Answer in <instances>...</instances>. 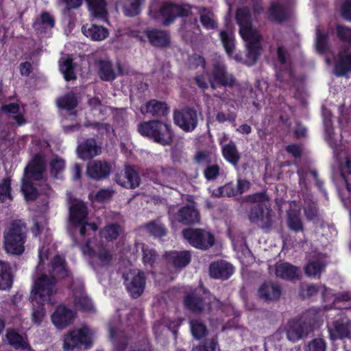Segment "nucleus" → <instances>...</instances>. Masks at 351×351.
Wrapping results in <instances>:
<instances>
[{"instance_id": "obj_7", "label": "nucleus", "mask_w": 351, "mask_h": 351, "mask_svg": "<svg viewBox=\"0 0 351 351\" xmlns=\"http://www.w3.org/2000/svg\"><path fill=\"white\" fill-rule=\"evenodd\" d=\"M93 344L89 330L84 327L77 330L69 331L64 338L63 348L65 351L73 350L75 348L84 346L89 349Z\"/></svg>"}, {"instance_id": "obj_20", "label": "nucleus", "mask_w": 351, "mask_h": 351, "mask_svg": "<svg viewBox=\"0 0 351 351\" xmlns=\"http://www.w3.org/2000/svg\"><path fill=\"white\" fill-rule=\"evenodd\" d=\"M88 215V208L82 201L74 202L69 208V221L73 228H77L80 223L86 221Z\"/></svg>"}, {"instance_id": "obj_16", "label": "nucleus", "mask_w": 351, "mask_h": 351, "mask_svg": "<svg viewBox=\"0 0 351 351\" xmlns=\"http://www.w3.org/2000/svg\"><path fill=\"white\" fill-rule=\"evenodd\" d=\"M248 218L252 223L258 224L262 229H269L272 226L270 213H265V208L261 204L251 207L248 213Z\"/></svg>"}, {"instance_id": "obj_61", "label": "nucleus", "mask_w": 351, "mask_h": 351, "mask_svg": "<svg viewBox=\"0 0 351 351\" xmlns=\"http://www.w3.org/2000/svg\"><path fill=\"white\" fill-rule=\"evenodd\" d=\"M180 27L182 29H186V30L197 29V34H201L202 32L200 26L198 24L197 19L196 17L190 19L188 21L182 18Z\"/></svg>"}, {"instance_id": "obj_31", "label": "nucleus", "mask_w": 351, "mask_h": 351, "mask_svg": "<svg viewBox=\"0 0 351 351\" xmlns=\"http://www.w3.org/2000/svg\"><path fill=\"white\" fill-rule=\"evenodd\" d=\"M287 226L295 233L303 232L304 224L301 217V213L297 209H291L287 212Z\"/></svg>"}, {"instance_id": "obj_27", "label": "nucleus", "mask_w": 351, "mask_h": 351, "mask_svg": "<svg viewBox=\"0 0 351 351\" xmlns=\"http://www.w3.org/2000/svg\"><path fill=\"white\" fill-rule=\"evenodd\" d=\"M77 152L80 158L88 160L99 155L100 147L94 138H88L77 146Z\"/></svg>"}, {"instance_id": "obj_60", "label": "nucleus", "mask_w": 351, "mask_h": 351, "mask_svg": "<svg viewBox=\"0 0 351 351\" xmlns=\"http://www.w3.org/2000/svg\"><path fill=\"white\" fill-rule=\"evenodd\" d=\"M143 176L154 184H159V172L158 171V166L154 167L147 168L143 172Z\"/></svg>"}, {"instance_id": "obj_41", "label": "nucleus", "mask_w": 351, "mask_h": 351, "mask_svg": "<svg viewBox=\"0 0 351 351\" xmlns=\"http://www.w3.org/2000/svg\"><path fill=\"white\" fill-rule=\"evenodd\" d=\"M121 232V227L117 223L106 224L100 230V236L108 241L116 240Z\"/></svg>"}, {"instance_id": "obj_26", "label": "nucleus", "mask_w": 351, "mask_h": 351, "mask_svg": "<svg viewBox=\"0 0 351 351\" xmlns=\"http://www.w3.org/2000/svg\"><path fill=\"white\" fill-rule=\"evenodd\" d=\"M286 333L289 341L296 342L306 336V324L300 319H291L287 323Z\"/></svg>"}, {"instance_id": "obj_25", "label": "nucleus", "mask_w": 351, "mask_h": 351, "mask_svg": "<svg viewBox=\"0 0 351 351\" xmlns=\"http://www.w3.org/2000/svg\"><path fill=\"white\" fill-rule=\"evenodd\" d=\"M267 19L273 23L281 24L289 19L287 7L278 2H271L267 11Z\"/></svg>"}, {"instance_id": "obj_32", "label": "nucleus", "mask_w": 351, "mask_h": 351, "mask_svg": "<svg viewBox=\"0 0 351 351\" xmlns=\"http://www.w3.org/2000/svg\"><path fill=\"white\" fill-rule=\"evenodd\" d=\"M350 72L351 51L340 55L334 66V73L337 77H345Z\"/></svg>"}, {"instance_id": "obj_40", "label": "nucleus", "mask_w": 351, "mask_h": 351, "mask_svg": "<svg viewBox=\"0 0 351 351\" xmlns=\"http://www.w3.org/2000/svg\"><path fill=\"white\" fill-rule=\"evenodd\" d=\"M6 338L8 343L16 350H27L29 348L28 342L24 339L21 335L14 330H10L7 332Z\"/></svg>"}, {"instance_id": "obj_52", "label": "nucleus", "mask_w": 351, "mask_h": 351, "mask_svg": "<svg viewBox=\"0 0 351 351\" xmlns=\"http://www.w3.org/2000/svg\"><path fill=\"white\" fill-rule=\"evenodd\" d=\"M11 191V180L10 178H5L0 183V204L5 202L6 199H13Z\"/></svg>"}, {"instance_id": "obj_24", "label": "nucleus", "mask_w": 351, "mask_h": 351, "mask_svg": "<svg viewBox=\"0 0 351 351\" xmlns=\"http://www.w3.org/2000/svg\"><path fill=\"white\" fill-rule=\"evenodd\" d=\"M116 182L120 186L127 189H134L139 186L141 178L138 173L132 166H126L124 169V175L117 176Z\"/></svg>"}, {"instance_id": "obj_8", "label": "nucleus", "mask_w": 351, "mask_h": 351, "mask_svg": "<svg viewBox=\"0 0 351 351\" xmlns=\"http://www.w3.org/2000/svg\"><path fill=\"white\" fill-rule=\"evenodd\" d=\"M173 117L174 123L184 132H191L197 127V113L192 107L186 106L175 110Z\"/></svg>"}, {"instance_id": "obj_46", "label": "nucleus", "mask_w": 351, "mask_h": 351, "mask_svg": "<svg viewBox=\"0 0 351 351\" xmlns=\"http://www.w3.org/2000/svg\"><path fill=\"white\" fill-rule=\"evenodd\" d=\"M65 169V161L60 158H53L49 163V173L55 179H62V173Z\"/></svg>"}, {"instance_id": "obj_19", "label": "nucleus", "mask_w": 351, "mask_h": 351, "mask_svg": "<svg viewBox=\"0 0 351 351\" xmlns=\"http://www.w3.org/2000/svg\"><path fill=\"white\" fill-rule=\"evenodd\" d=\"M112 167L108 162L97 160L87 165L86 173L92 179L102 180L109 176Z\"/></svg>"}, {"instance_id": "obj_28", "label": "nucleus", "mask_w": 351, "mask_h": 351, "mask_svg": "<svg viewBox=\"0 0 351 351\" xmlns=\"http://www.w3.org/2000/svg\"><path fill=\"white\" fill-rule=\"evenodd\" d=\"M243 39L247 43L246 57L249 64H254L261 55V46L259 43V36L256 33L254 34L252 38L250 39H247L246 38Z\"/></svg>"}, {"instance_id": "obj_59", "label": "nucleus", "mask_w": 351, "mask_h": 351, "mask_svg": "<svg viewBox=\"0 0 351 351\" xmlns=\"http://www.w3.org/2000/svg\"><path fill=\"white\" fill-rule=\"evenodd\" d=\"M220 173V167L218 165H208L204 171V176L207 180H215Z\"/></svg>"}, {"instance_id": "obj_3", "label": "nucleus", "mask_w": 351, "mask_h": 351, "mask_svg": "<svg viewBox=\"0 0 351 351\" xmlns=\"http://www.w3.org/2000/svg\"><path fill=\"white\" fill-rule=\"evenodd\" d=\"M27 228L21 220H14L3 232V247L10 254L21 255L25 252Z\"/></svg>"}, {"instance_id": "obj_22", "label": "nucleus", "mask_w": 351, "mask_h": 351, "mask_svg": "<svg viewBox=\"0 0 351 351\" xmlns=\"http://www.w3.org/2000/svg\"><path fill=\"white\" fill-rule=\"evenodd\" d=\"M149 43L158 48H166L170 45L171 38L169 34L165 30L156 28H147L145 30Z\"/></svg>"}, {"instance_id": "obj_50", "label": "nucleus", "mask_w": 351, "mask_h": 351, "mask_svg": "<svg viewBox=\"0 0 351 351\" xmlns=\"http://www.w3.org/2000/svg\"><path fill=\"white\" fill-rule=\"evenodd\" d=\"M335 34L342 43L347 44L350 47H351V27L337 24Z\"/></svg>"}, {"instance_id": "obj_15", "label": "nucleus", "mask_w": 351, "mask_h": 351, "mask_svg": "<svg viewBox=\"0 0 351 351\" xmlns=\"http://www.w3.org/2000/svg\"><path fill=\"white\" fill-rule=\"evenodd\" d=\"M75 316V312L63 304L58 305L51 315V322L56 328L64 329L71 324Z\"/></svg>"}, {"instance_id": "obj_57", "label": "nucleus", "mask_w": 351, "mask_h": 351, "mask_svg": "<svg viewBox=\"0 0 351 351\" xmlns=\"http://www.w3.org/2000/svg\"><path fill=\"white\" fill-rule=\"evenodd\" d=\"M324 265L318 261H311L305 267V274L308 276L314 277L319 275L324 269Z\"/></svg>"}, {"instance_id": "obj_30", "label": "nucleus", "mask_w": 351, "mask_h": 351, "mask_svg": "<svg viewBox=\"0 0 351 351\" xmlns=\"http://www.w3.org/2000/svg\"><path fill=\"white\" fill-rule=\"evenodd\" d=\"M275 274L277 277L287 280L299 279V271L297 267L289 263H277L275 267Z\"/></svg>"}, {"instance_id": "obj_64", "label": "nucleus", "mask_w": 351, "mask_h": 351, "mask_svg": "<svg viewBox=\"0 0 351 351\" xmlns=\"http://www.w3.org/2000/svg\"><path fill=\"white\" fill-rule=\"evenodd\" d=\"M342 18L351 22V0H345L340 9Z\"/></svg>"}, {"instance_id": "obj_2", "label": "nucleus", "mask_w": 351, "mask_h": 351, "mask_svg": "<svg viewBox=\"0 0 351 351\" xmlns=\"http://www.w3.org/2000/svg\"><path fill=\"white\" fill-rule=\"evenodd\" d=\"M139 134L162 146L171 145L175 134L170 124L160 120H150L141 122L138 125Z\"/></svg>"}, {"instance_id": "obj_9", "label": "nucleus", "mask_w": 351, "mask_h": 351, "mask_svg": "<svg viewBox=\"0 0 351 351\" xmlns=\"http://www.w3.org/2000/svg\"><path fill=\"white\" fill-rule=\"evenodd\" d=\"M124 284L130 295L136 299L141 296L145 291L146 277L145 273L139 269H133L125 277Z\"/></svg>"}, {"instance_id": "obj_29", "label": "nucleus", "mask_w": 351, "mask_h": 351, "mask_svg": "<svg viewBox=\"0 0 351 351\" xmlns=\"http://www.w3.org/2000/svg\"><path fill=\"white\" fill-rule=\"evenodd\" d=\"M82 32L86 37L95 41L104 40L109 35L107 28L95 24L84 25L82 27Z\"/></svg>"}, {"instance_id": "obj_33", "label": "nucleus", "mask_w": 351, "mask_h": 351, "mask_svg": "<svg viewBox=\"0 0 351 351\" xmlns=\"http://www.w3.org/2000/svg\"><path fill=\"white\" fill-rule=\"evenodd\" d=\"M98 75L102 81L112 82L117 77L112 64L108 60H99L97 63Z\"/></svg>"}, {"instance_id": "obj_63", "label": "nucleus", "mask_w": 351, "mask_h": 351, "mask_svg": "<svg viewBox=\"0 0 351 351\" xmlns=\"http://www.w3.org/2000/svg\"><path fill=\"white\" fill-rule=\"evenodd\" d=\"M217 340L211 339L206 340L202 345L196 347V351H216Z\"/></svg>"}, {"instance_id": "obj_62", "label": "nucleus", "mask_w": 351, "mask_h": 351, "mask_svg": "<svg viewBox=\"0 0 351 351\" xmlns=\"http://www.w3.org/2000/svg\"><path fill=\"white\" fill-rule=\"evenodd\" d=\"M269 200V197L265 191L255 193L245 197V201L252 203H263Z\"/></svg>"}, {"instance_id": "obj_23", "label": "nucleus", "mask_w": 351, "mask_h": 351, "mask_svg": "<svg viewBox=\"0 0 351 351\" xmlns=\"http://www.w3.org/2000/svg\"><path fill=\"white\" fill-rule=\"evenodd\" d=\"M141 112L143 114H149L156 117H165L169 113V107L165 101L152 99L141 107Z\"/></svg>"}, {"instance_id": "obj_18", "label": "nucleus", "mask_w": 351, "mask_h": 351, "mask_svg": "<svg viewBox=\"0 0 351 351\" xmlns=\"http://www.w3.org/2000/svg\"><path fill=\"white\" fill-rule=\"evenodd\" d=\"M175 219L181 224L192 226L200 221L201 216L199 210L193 205H186L178 210L175 214Z\"/></svg>"}, {"instance_id": "obj_42", "label": "nucleus", "mask_w": 351, "mask_h": 351, "mask_svg": "<svg viewBox=\"0 0 351 351\" xmlns=\"http://www.w3.org/2000/svg\"><path fill=\"white\" fill-rule=\"evenodd\" d=\"M329 33L319 28L316 29L315 47L320 53H324L328 50Z\"/></svg>"}, {"instance_id": "obj_44", "label": "nucleus", "mask_w": 351, "mask_h": 351, "mask_svg": "<svg viewBox=\"0 0 351 351\" xmlns=\"http://www.w3.org/2000/svg\"><path fill=\"white\" fill-rule=\"evenodd\" d=\"M193 337L197 340L204 338L208 334V329L204 323L199 319H192L189 322Z\"/></svg>"}, {"instance_id": "obj_12", "label": "nucleus", "mask_w": 351, "mask_h": 351, "mask_svg": "<svg viewBox=\"0 0 351 351\" xmlns=\"http://www.w3.org/2000/svg\"><path fill=\"white\" fill-rule=\"evenodd\" d=\"M328 331L330 337L333 341L350 338L351 335V319L346 315H340L332 322Z\"/></svg>"}, {"instance_id": "obj_37", "label": "nucleus", "mask_w": 351, "mask_h": 351, "mask_svg": "<svg viewBox=\"0 0 351 351\" xmlns=\"http://www.w3.org/2000/svg\"><path fill=\"white\" fill-rule=\"evenodd\" d=\"M57 106L62 110L71 111L78 105V100L73 91H70L58 97L56 100Z\"/></svg>"}, {"instance_id": "obj_48", "label": "nucleus", "mask_w": 351, "mask_h": 351, "mask_svg": "<svg viewBox=\"0 0 351 351\" xmlns=\"http://www.w3.org/2000/svg\"><path fill=\"white\" fill-rule=\"evenodd\" d=\"M51 265L59 277L64 278L69 276V271L66 268V261L61 256L56 255L51 261Z\"/></svg>"}, {"instance_id": "obj_51", "label": "nucleus", "mask_w": 351, "mask_h": 351, "mask_svg": "<svg viewBox=\"0 0 351 351\" xmlns=\"http://www.w3.org/2000/svg\"><path fill=\"white\" fill-rule=\"evenodd\" d=\"M145 0H133L130 3L125 5L123 10L126 16L134 17L138 15L141 12V5Z\"/></svg>"}, {"instance_id": "obj_53", "label": "nucleus", "mask_w": 351, "mask_h": 351, "mask_svg": "<svg viewBox=\"0 0 351 351\" xmlns=\"http://www.w3.org/2000/svg\"><path fill=\"white\" fill-rule=\"evenodd\" d=\"M95 256H97L101 266H108L112 261V252L105 246L99 247Z\"/></svg>"}, {"instance_id": "obj_38", "label": "nucleus", "mask_w": 351, "mask_h": 351, "mask_svg": "<svg viewBox=\"0 0 351 351\" xmlns=\"http://www.w3.org/2000/svg\"><path fill=\"white\" fill-rule=\"evenodd\" d=\"M55 26V19L47 11L41 12L40 19H36L32 25L35 30L45 32L47 28L51 29Z\"/></svg>"}, {"instance_id": "obj_35", "label": "nucleus", "mask_w": 351, "mask_h": 351, "mask_svg": "<svg viewBox=\"0 0 351 351\" xmlns=\"http://www.w3.org/2000/svg\"><path fill=\"white\" fill-rule=\"evenodd\" d=\"M88 4V9L92 15L104 21H107L108 12L106 4L104 0H85Z\"/></svg>"}, {"instance_id": "obj_10", "label": "nucleus", "mask_w": 351, "mask_h": 351, "mask_svg": "<svg viewBox=\"0 0 351 351\" xmlns=\"http://www.w3.org/2000/svg\"><path fill=\"white\" fill-rule=\"evenodd\" d=\"M46 161L43 154H36L24 169L23 178L40 181L46 171Z\"/></svg>"}, {"instance_id": "obj_36", "label": "nucleus", "mask_w": 351, "mask_h": 351, "mask_svg": "<svg viewBox=\"0 0 351 351\" xmlns=\"http://www.w3.org/2000/svg\"><path fill=\"white\" fill-rule=\"evenodd\" d=\"M12 283L13 275L10 265L0 261V289H10Z\"/></svg>"}, {"instance_id": "obj_56", "label": "nucleus", "mask_w": 351, "mask_h": 351, "mask_svg": "<svg viewBox=\"0 0 351 351\" xmlns=\"http://www.w3.org/2000/svg\"><path fill=\"white\" fill-rule=\"evenodd\" d=\"M74 302L75 306L84 311H90L93 308L91 300L86 295H76Z\"/></svg>"}, {"instance_id": "obj_6", "label": "nucleus", "mask_w": 351, "mask_h": 351, "mask_svg": "<svg viewBox=\"0 0 351 351\" xmlns=\"http://www.w3.org/2000/svg\"><path fill=\"white\" fill-rule=\"evenodd\" d=\"M182 235L193 247L202 250L211 247L215 241L211 232L201 228L184 229Z\"/></svg>"}, {"instance_id": "obj_21", "label": "nucleus", "mask_w": 351, "mask_h": 351, "mask_svg": "<svg viewBox=\"0 0 351 351\" xmlns=\"http://www.w3.org/2000/svg\"><path fill=\"white\" fill-rule=\"evenodd\" d=\"M164 257L167 262L176 269H182L186 267L191 261V254L187 250L166 252Z\"/></svg>"}, {"instance_id": "obj_34", "label": "nucleus", "mask_w": 351, "mask_h": 351, "mask_svg": "<svg viewBox=\"0 0 351 351\" xmlns=\"http://www.w3.org/2000/svg\"><path fill=\"white\" fill-rule=\"evenodd\" d=\"M223 157L230 164L237 168L241 155L233 141H230L221 148Z\"/></svg>"}, {"instance_id": "obj_5", "label": "nucleus", "mask_w": 351, "mask_h": 351, "mask_svg": "<svg viewBox=\"0 0 351 351\" xmlns=\"http://www.w3.org/2000/svg\"><path fill=\"white\" fill-rule=\"evenodd\" d=\"M206 75L212 89L220 87L232 88L237 83L235 76L228 71L226 64L221 60H213Z\"/></svg>"}, {"instance_id": "obj_13", "label": "nucleus", "mask_w": 351, "mask_h": 351, "mask_svg": "<svg viewBox=\"0 0 351 351\" xmlns=\"http://www.w3.org/2000/svg\"><path fill=\"white\" fill-rule=\"evenodd\" d=\"M210 294L206 289L204 290L203 293L197 291H193L188 293L184 295L183 299V304L184 308L189 311L194 313H202L206 306L205 297Z\"/></svg>"}, {"instance_id": "obj_1", "label": "nucleus", "mask_w": 351, "mask_h": 351, "mask_svg": "<svg viewBox=\"0 0 351 351\" xmlns=\"http://www.w3.org/2000/svg\"><path fill=\"white\" fill-rule=\"evenodd\" d=\"M56 283V277L46 274H43L35 281L31 296L32 302L38 304V308H34L32 314V320L34 324L37 325L41 324L45 315L44 304L53 305L56 302L55 299Z\"/></svg>"}, {"instance_id": "obj_11", "label": "nucleus", "mask_w": 351, "mask_h": 351, "mask_svg": "<svg viewBox=\"0 0 351 351\" xmlns=\"http://www.w3.org/2000/svg\"><path fill=\"white\" fill-rule=\"evenodd\" d=\"M235 20L239 26V34L242 38L250 39L257 33L252 27V13L248 7L239 8L236 10Z\"/></svg>"}, {"instance_id": "obj_17", "label": "nucleus", "mask_w": 351, "mask_h": 351, "mask_svg": "<svg viewBox=\"0 0 351 351\" xmlns=\"http://www.w3.org/2000/svg\"><path fill=\"white\" fill-rule=\"evenodd\" d=\"M234 271L232 264L224 260H217L209 265V276L211 278L226 280L229 279Z\"/></svg>"}, {"instance_id": "obj_49", "label": "nucleus", "mask_w": 351, "mask_h": 351, "mask_svg": "<svg viewBox=\"0 0 351 351\" xmlns=\"http://www.w3.org/2000/svg\"><path fill=\"white\" fill-rule=\"evenodd\" d=\"M147 232L154 237L161 238L167 233V230L164 224L156 221H151L145 225Z\"/></svg>"}, {"instance_id": "obj_43", "label": "nucleus", "mask_w": 351, "mask_h": 351, "mask_svg": "<svg viewBox=\"0 0 351 351\" xmlns=\"http://www.w3.org/2000/svg\"><path fill=\"white\" fill-rule=\"evenodd\" d=\"M32 180L24 178L22 179L21 191L27 201H34L38 196V189L34 186Z\"/></svg>"}, {"instance_id": "obj_47", "label": "nucleus", "mask_w": 351, "mask_h": 351, "mask_svg": "<svg viewBox=\"0 0 351 351\" xmlns=\"http://www.w3.org/2000/svg\"><path fill=\"white\" fill-rule=\"evenodd\" d=\"M75 63L71 58L65 59L60 65V70L63 73L66 81L69 82L77 79L75 73Z\"/></svg>"}, {"instance_id": "obj_4", "label": "nucleus", "mask_w": 351, "mask_h": 351, "mask_svg": "<svg viewBox=\"0 0 351 351\" xmlns=\"http://www.w3.org/2000/svg\"><path fill=\"white\" fill-rule=\"evenodd\" d=\"M192 5L189 4H178L173 2H164L157 8L154 5L149 8V16L155 19H162L163 26L173 24L178 17L185 18L192 14Z\"/></svg>"}, {"instance_id": "obj_58", "label": "nucleus", "mask_w": 351, "mask_h": 351, "mask_svg": "<svg viewBox=\"0 0 351 351\" xmlns=\"http://www.w3.org/2000/svg\"><path fill=\"white\" fill-rule=\"evenodd\" d=\"M326 343L324 339L315 338L311 340L305 348V351H326Z\"/></svg>"}, {"instance_id": "obj_54", "label": "nucleus", "mask_w": 351, "mask_h": 351, "mask_svg": "<svg viewBox=\"0 0 351 351\" xmlns=\"http://www.w3.org/2000/svg\"><path fill=\"white\" fill-rule=\"evenodd\" d=\"M199 21L206 29H216L218 27V22L214 19V14L211 11H208L206 14H201Z\"/></svg>"}, {"instance_id": "obj_14", "label": "nucleus", "mask_w": 351, "mask_h": 351, "mask_svg": "<svg viewBox=\"0 0 351 351\" xmlns=\"http://www.w3.org/2000/svg\"><path fill=\"white\" fill-rule=\"evenodd\" d=\"M282 292V287L278 282L266 281L259 287L257 293L259 298L265 302L278 301Z\"/></svg>"}, {"instance_id": "obj_55", "label": "nucleus", "mask_w": 351, "mask_h": 351, "mask_svg": "<svg viewBox=\"0 0 351 351\" xmlns=\"http://www.w3.org/2000/svg\"><path fill=\"white\" fill-rule=\"evenodd\" d=\"M206 60L204 56L193 53L188 58V67L191 70H196L199 66L203 69H206Z\"/></svg>"}, {"instance_id": "obj_39", "label": "nucleus", "mask_w": 351, "mask_h": 351, "mask_svg": "<svg viewBox=\"0 0 351 351\" xmlns=\"http://www.w3.org/2000/svg\"><path fill=\"white\" fill-rule=\"evenodd\" d=\"M219 36L226 54L228 57H232L235 49V38L234 34L226 30H220Z\"/></svg>"}, {"instance_id": "obj_45", "label": "nucleus", "mask_w": 351, "mask_h": 351, "mask_svg": "<svg viewBox=\"0 0 351 351\" xmlns=\"http://www.w3.org/2000/svg\"><path fill=\"white\" fill-rule=\"evenodd\" d=\"M141 251L143 256L142 261L143 264L145 266H149L152 267L158 257L156 251L152 247L145 243L142 244Z\"/></svg>"}]
</instances>
